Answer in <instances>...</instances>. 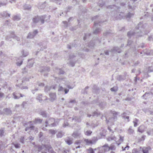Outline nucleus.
<instances>
[{
  "label": "nucleus",
  "instance_id": "nucleus-1",
  "mask_svg": "<svg viewBox=\"0 0 153 153\" xmlns=\"http://www.w3.org/2000/svg\"><path fill=\"white\" fill-rule=\"evenodd\" d=\"M146 26V24H143L142 22H140L137 26L135 28L134 31H130L128 32L127 33V36L129 38H131L137 33L140 34L144 32L145 34H147V33L145 32V28Z\"/></svg>",
  "mask_w": 153,
  "mask_h": 153
},
{
  "label": "nucleus",
  "instance_id": "nucleus-2",
  "mask_svg": "<svg viewBox=\"0 0 153 153\" xmlns=\"http://www.w3.org/2000/svg\"><path fill=\"white\" fill-rule=\"evenodd\" d=\"M134 14V13L129 12L126 14L123 13H119L116 11H112L111 13L112 16L114 17L116 19H130L131 17Z\"/></svg>",
  "mask_w": 153,
  "mask_h": 153
},
{
  "label": "nucleus",
  "instance_id": "nucleus-3",
  "mask_svg": "<svg viewBox=\"0 0 153 153\" xmlns=\"http://www.w3.org/2000/svg\"><path fill=\"white\" fill-rule=\"evenodd\" d=\"M80 57H82V54L80 55L79 53H73L70 55L69 56L70 62L68 64L72 67L74 66L76 61Z\"/></svg>",
  "mask_w": 153,
  "mask_h": 153
},
{
  "label": "nucleus",
  "instance_id": "nucleus-4",
  "mask_svg": "<svg viewBox=\"0 0 153 153\" xmlns=\"http://www.w3.org/2000/svg\"><path fill=\"white\" fill-rule=\"evenodd\" d=\"M21 53L22 54V56L16 60L17 62L16 63L17 66H21L24 60L22 57H26L29 54L28 52L26 50H23L21 51Z\"/></svg>",
  "mask_w": 153,
  "mask_h": 153
},
{
  "label": "nucleus",
  "instance_id": "nucleus-5",
  "mask_svg": "<svg viewBox=\"0 0 153 153\" xmlns=\"http://www.w3.org/2000/svg\"><path fill=\"white\" fill-rule=\"evenodd\" d=\"M12 38L16 39L18 41L20 40V38L15 35L14 31H10V34L6 36L5 40L7 41H11Z\"/></svg>",
  "mask_w": 153,
  "mask_h": 153
},
{
  "label": "nucleus",
  "instance_id": "nucleus-6",
  "mask_svg": "<svg viewBox=\"0 0 153 153\" xmlns=\"http://www.w3.org/2000/svg\"><path fill=\"white\" fill-rule=\"evenodd\" d=\"M46 18V16L45 15L35 17L33 19V22L35 24L40 22L41 24H43L44 23V20Z\"/></svg>",
  "mask_w": 153,
  "mask_h": 153
},
{
  "label": "nucleus",
  "instance_id": "nucleus-7",
  "mask_svg": "<svg viewBox=\"0 0 153 153\" xmlns=\"http://www.w3.org/2000/svg\"><path fill=\"white\" fill-rule=\"evenodd\" d=\"M46 127L49 126L51 127H54L56 126L58 124L57 122H55V119L53 118H51L45 121Z\"/></svg>",
  "mask_w": 153,
  "mask_h": 153
},
{
  "label": "nucleus",
  "instance_id": "nucleus-8",
  "mask_svg": "<svg viewBox=\"0 0 153 153\" xmlns=\"http://www.w3.org/2000/svg\"><path fill=\"white\" fill-rule=\"evenodd\" d=\"M97 37L94 38L92 39L89 43L88 46L89 47H93L96 44H99L101 42V39Z\"/></svg>",
  "mask_w": 153,
  "mask_h": 153
},
{
  "label": "nucleus",
  "instance_id": "nucleus-9",
  "mask_svg": "<svg viewBox=\"0 0 153 153\" xmlns=\"http://www.w3.org/2000/svg\"><path fill=\"white\" fill-rule=\"evenodd\" d=\"M112 113L113 114V117L109 118V120H108L107 118L106 119L107 123L109 122L112 123L116 121L117 119V116L118 114V112L113 111H112Z\"/></svg>",
  "mask_w": 153,
  "mask_h": 153
},
{
  "label": "nucleus",
  "instance_id": "nucleus-10",
  "mask_svg": "<svg viewBox=\"0 0 153 153\" xmlns=\"http://www.w3.org/2000/svg\"><path fill=\"white\" fill-rule=\"evenodd\" d=\"M39 70L42 74H43L44 76H45L47 75L48 72L50 71V68L48 67H41Z\"/></svg>",
  "mask_w": 153,
  "mask_h": 153
},
{
  "label": "nucleus",
  "instance_id": "nucleus-11",
  "mask_svg": "<svg viewBox=\"0 0 153 153\" xmlns=\"http://www.w3.org/2000/svg\"><path fill=\"white\" fill-rule=\"evenodd\" d=\"M100 151V153H104L109 151V149L108 144L105 143L104 146L101 147Z\"/></svg>",
  "mask_w": 153,
  "mask_h": 153
},
{
  "label": "nucleus",
  "instance_id": "nucleus-12",
  "mask_svg": "<svg viewBox=\"0 0 153 153\" xmlns=\"http://www.w3.org/2000/svg\"><path fill=\"white\" fill-rule=\"evenodd\" d=\"M38 33L37 30H35L33 32H29L27 37V39H31L33 38Z\"/></svg>",
  "mask_w": 153,
  "mask_h": 153
},
{
  "label": "nucleus",
  "instance_id": "nucleus-13",
  "mask_svg": "<svg viewBox=\"0 0 153 153\" xmlns=\"http://www.w3.org/2000/svg\"><path fill=\"white\" fill-rule=\"evenodd\" d=\"M45 147V150H48L49 153H56L53 150L50 144H45L44 145Z\"/></svg>",
  "mask_w": 153,
  "mask_h": 153
},
{
  "label": "nucleus",
  "instance_id": "nucleus-14",
  "mask_svg": "<svg viewBox=\"0 0 153 153\" xmlns=\"http://www.w3.org/2000/svg\"><path fill=\"white\" fill-rule=\"evenodd\" d=\"M13 97L15 99H19L20 97H25V96L23 94H22L18 92H15L13 94Z\"/></svg>",
  "mask_w": 153,
  "mask_h": 153
},
{
  "label": "nucleus",
  "instance_id": "nucleus-15",
  "mask_svg": "<svg viewBox=\"0 0 153 153\" xmlns=\"http://www.w3.org/2000/svg\"><path fill=\"white\" fill-rule=\"evenodd\" d=\"M97 140V137H94L92 140L88 139H85L84 140V141L88 145L94 143Z\"/></svg>",
  "mask_w": 153,
  "mask_h": 153
},
{
  "label": "nucleus",
  "instance_id": "nucleus-16",
  "mask_svg": "<svg viewBox=\"0 0 153 153\" xmlns=\"http://www.w3.org/2000/svg\"><path fill=\"white\" fill-rule=\"evenodd\" d=\"M10 14L7 13V11H4L3 12H0V18H4L7 16L10 17Z\"/></svg>",
  "mask_w": 153,
  "mask_h": 153
},
{
  "label": "nucleus",
  "instance_id": "nucleus-17",
  "mask_svg": "<svg viewBox=\"0 0 153 153\" xmlns=\"http://www.w3.org/2000/svg\"><path fill=\"white\" fill-rule=\"evenodd\" d=\"M50 101L53 102L54 101L56 98V96L55 93H51L49 94Z\"/></svg>",
  "mask_w": 153,
  "mask_h": 153
},
{
  "label": "nucleus",
  "instance_id": "nucleus-18",
  "mask_svg": "<svg viewBox=\"0 0 153 153\" xmlns=\"http://www.w3.org/2000/svg\"><path fill=\"white\" fill-rule=\"evenodd\" d=\"M79 46V44H77L76 42L74 41L73 43L71 44V45H68V48H71L72 47L76 48Z\"/></svg>",
  "mask_w": 153,
  "mask_h": 153
},
{
  "label": "nucleus",
  "instance_id": "nucleus-19",
  "mask_svg": "<svg viewBox=\"0 0 153 153\" xmlns=\"http://www.w3.org/2000/svg\"><path fill=\"white\" fill-rule=\"evenodd\" d=\"M81 135V133L77 131L74 132L72 134V136L76 138H79Z\"/></svg>",
  "mask_w": 153,
  "mask_h": 153
},
{
  "label": "nucleus",
  "instance_id": "nucleus-20",
  "mask_svg": "<svg viewBox=\"0 0 153 153\" xmlns=\"http://www.w3.org/2000/svg\"><path fill=\"white\" fill-rule=\"evenodd\" d=\"M145 126L143 125H141L138 128L137 131L142 133L145 131Z\"/></svg>",
  "mask_w": 153,
  "mask_h": 153
},
{
  "label": "nucleus",
  "instance_id": "nucleus-21",
  "mask_svg": "<svg viewBox=\"0 0 153 153\" xmlns=\"http://www.w3.org/2000/svg\"><path fill=\"white\" fill-rule=\"evenodd\" d=\"M100 114V112L98 111H94L92 115L90 114H87L88 117H91V116H92L93 117H97Z\"/></svg>",
  "mask_w": 153,
  "mask_h": 153
},
{
  "label": "nucleus",
  "instance_id": "nucleus-22",
  "mask_svg": "<svg viewBox=\"0 0 153 153\" xmlns=\"http://www.w3.org/2000/svg\"><path fill=\"white\" fill-rule=\"evenodd\" d=\"M84 131L85 134L87 136H90L92 132V131L90 130H88L86 129V128L84 129Z\"/></svg>",
  "mask_w": 153,
  "mask_h": 153
},
{
  "label": "nucleus",
  "instance_id": "nucleus-23",
  "mask_svg": "<svg viewBox=\"0 0 153 153\" xmlns=\"http://www.w3.org/2000/svg\"><path fill=\"white\" fill-rule=\"evenodd\" d=\"M134 44V43L133 41L131 40H128L127 41V44L126 47H129L130 48H133V46Z\"/></svg>",
  "mask_w": 153,
  "mask_h": 153
},
{
  "label": "nucleus",
  "instance_id": "nucleus-24",
  "mask_svg": "<svg viewBox=\"0 0 153 153\" xmlns=\"http://www.w3.org/2000/svg\"><path fill=\"white\" fill-rule=\"evenodd\" d=\"M34 148L35 149H37L39 152H41L45 147H44V145L41 146L40 145H35L34 146Z\"/></svg>",
  "mask_w": 153,
  "mask_h": 153
},
{
  "label": "nucleus",
  "instance_id": "nucleus-25",
  "mask_svg": "<svg viewBox=\"0 0 153 153\" xmlns=\"http://www.w3.org/2000/svg\"><path fill=\"white\" fill-rule=\"evenodd\" d=\"M151 149V148L149 146L144 147L142 149V151L143 153H148L149 151Z\"/></svg>",
  "mask_w": 153,
  "mask_h": 153
},
{
  "label": "nucleus",
  "instance_id": "nucleus-26",
  "mask_svg": "<svg viewBox=\"0 0 153 153\" xmlns=\"http://www.w3.org/2000/svg\"><path fill=\"white\" fill-rule=\"evenodd\" d=\"M3 111L4 113L6 114H10L12 113L10 109L8 108H6L3 109Z\"/></svg>",
  "mask_w": 153,
  "mask_h": 153
},
{
  "label": "nucleus",
  "instance_id": "nucleus-27",
  "mask_svg": "<svg viewBox=\"0 0 153 153\" xmlns=\"http://www.w3.org/2000/svg\"><path fill=\"white\" fill-rule=\"evenodd\" d=\"M32 6L30 4H26L24 6V10H28L30 11L31 10Z\"/></svg>",
  "mask_w": 153,
  "mask_h": 153
},
{
  "label": "nucleus",
  "instance_id": "nucleus-28",
  "mask_svg": "<svg viewBox=\"0 0 153 153\" xmlns=\"http://www.w3.org/2000/svg\"><path fill=\"white\" fill-rule=\"evenodd\" d=\"M113 33L111 32V30H109L103 34L104 36L106 37L108 36H111L112 35Z\"/></svg>",
  "mask_w": 153,
  "mask_h": 153
},
{
  "label": "nucleus",
  "instance_id": "nucleus-29",
  "mask_svg": "<svg viewBox=\"0 0 153 153\" xmlns=\"http://www.w3.org/2000/svg\"><path fill=\"white\" fill-rule=\"evenodd\" d=\"M126 74H125V75H120L118 76L117 78V80L121 81L124 80L125 79Z\"/></svg>",
  "mask_w": 153,
  "mask_h": 153
},
{
  "label": "nucleus",
  "instance_id": "nucleus-30",
  "mask_svg": "<svg viewBox=\"0 0 153 153\" xmlns=\"http://www.w3.org/2000/svg\"><path fill=\"white\" fill-rule=\"evenodd\" d=\"M140 149H137L136 148L132 150L131 153H140L141 151L142 148L140 147Z\"/></svg>",
  "mask_w": 153,
  "mask_h": 153
},
{
  "label": "nucleus",
  "instance_id": "nucleus-31",
  "mask_svg": "<svg viewBox=\"0 0 153 153\" xmlns=\"http://www.w3.org/2000/svg\"><path fill=\"white\" fill-rule=\"evenodd\" d=\"M56 72H57L59 74H63L64 73V71L61 68H56Z\"/></svg>",
  "mask_w": 153,
  "mask_h": 153
},
{
  "label": "nucleus",
  "instance_id": "nucleus-32",
  "mask_svg": "<svg viewBox=\"0 0 153 153\" xmlns=\"http://www.w3.org/2000/svg\"><path fill=\"white\" fill-rule=\"evenodd\" d=\"M39 114L43 117H46L47 116V113L45 111L41 110Z\"/></svg>",
  "mask_w": 153,
  "mask_h": 153
},
{
  "label": "nucleus",
  "instance_id": "nucleus-33",
  "mask_svg": "<svg viewBox=\"0 0 153 153\" xmlns=\"http://www.w3.org/2000/svg\"><path fill=\"white\" fill-rule=\"evenodd\" d=\"M13 19L14 21H18L20 19V16L18 15L14 16Z\"/></svg>",
  "mask_w": 153,
  "mask_h": 153
},
{
  "label": "nucleus",
  "instance_id": "nucleus-34",
  "mask_svg": "<svg viewBox=\"0 0 153 153\" xmlns=\"http://www.w3.org/2000/svg\"><path fill=\"white\" fill-rule=\"evenodd\" d=\"M42 120L40 119L39 118H36L34 121H33L34 123H42Z\"/></svg>",
  "mask_w": 153,
  "mask_h": 153
},
{
  "label": "nucleus",
  "instance_id": "nucleus-35",
  "mask_svg": "<svg viewBox=\"0 0 153 153\" xmlns=\"http://www.w3.org/2000/svg\"><path fill=\"white\" fill-rule=\"evenodd\" d=\"M139 120L137 118H135L133 121V123H134V126L135 127H136L137 126V123H139Z\"/></svg>",
  "mask_w": 153,
  "mask_h": 153
},
{
  "label": "nucleus",
  "instance_id": "nucleus-36",
  "mask_svg": "<svg viewBox=\"0 0 153 153\" xmlns=\"http://www.w3.org/2000/svg\"><path fill=\"white\" fill-rule=\"evenodd\" d=\"M101 30V29L99 27H96V29L94 31V33L95 34H98Z\"/></svg>",
  "mask_w": 153,
  "mask_h": 153
},
{
  "label": "nucleus",
  "instance_id": "nucleus-37",
  "mask_svg": "<svg viewBox=\"0 0 153 153\" xmlns=\"http://www.w3.org/2000/svg\"><path fill=\"white\" fill-rule=\"evenodd\" d=\"M4 128H2L0 129V136L2 137L4 135Z\"/></svg>",
  "mask_w": 153,
  "mask_h": 153
},
{
  "label": "nucleus",
  "instance_id": "nucleus-38",
  "mask_svg": "<svg viewBox=\"0 0 153 153\" xmlns=\"http://www.w3.org/2000/svg\"><path fill=\"white\" fill-rule=\"evenodd\" d=\"M129 112L128 111H126L125 112H124L123 114H122V116L123 118L125 119V117L127 115H129Z\"/></svg>",
  "mask_w": 153,
  "mask_h": 153
},
{
  "label": "nucleus",
  "instance_id": "nucleus-39",
  "mask_svg": "<svg viewBox=\"0 0 153 153\" xmlns=\"http://www.w3.org/2000/svg\"><path fill=\"white\" fill-rule=\"evenodd\" d=\"M46 6V2H45L40 5L39 6V8L41 9H43L45 8Z\"/></svg>",
  "mask_w": 153,
  "mask_h": 153
},
{
  "label": "nucleus",
  "instance_id": "nucleus-40",
  "mask_svg": "<svg viewBox=\"0 0 153 153\" xmlns=\"http://www.w3.org/2000/svg\"><path fill=\"white\" fill-rule=\"evenodd\" d=\"M64 134V133L63 132H62V131L59 132L56 135L57 137V138H61Z\"/></svg>",
  "mask_w": 153,
  "mask_h": 153
},
{
  "label": "nucleus",
  "instance_id": "nucleus-41",
  "mask_svg": "<svg viewBox=\"0 0 153 153\" xmlns=\"http://www.w3.org/2000/svg\"><path fill=\"white\" fill-rule=\"evenodd\" d=\"M73 120H75L76 121L78 122H80L81 120V119L80 117H75L73 119Z\"/></svg>",
  "mask_w": 153,
  "mask_h": 153
},
{
  "label": "nucleus",
  "instance_id": "nucleus-42",
  "mask_svg": "<svg viewBox=\"0 0 153 153\" xmlns=\"http://www.w3.org/2000/svg\"><path fill=\"white\" fill-rule=\"evenodd\" d=\"M128 133L129 134H132L134 132V130L132 128V127L130 126L128 130Z\"/></svg>",
  "mask_w": 153,
  "mask_h": 153
},
{
  "label": "nucleus",
  "instance_id": "nucleus-43",
  "mask_svg": "<svg viewBox=\"0 0 153 153\" xmlns=\"http://www.w3.org/2000/svg\"><path fill=\"white\" fill-rule=\"evenodd\" d=\"M101 23V22L97 21H94V28L95 27H97L98 25H100V24Z\"/></svg>",
  "mask_w": 153,
  "mask_h": 153
},
{
  "label": "nucleus",
  "instance_id": "nucleus-44",
  "mask_svg": "<svg viewBox=\"0 0 153 153\" xmlns=\"http://www.w3.org/2000/svg\"><path fill=\"white\" fill-rule=\"evenodd\" d=\"M109 150H114L116 149V147L113 143L111 144L110 146H109Z\"/></svg>",
  "mask_w": 153,
  "mask_h": 153
},
{
  "label": "nucleus",
  "instance_id": "nucleus-45",
  "mask_svg": "<svg viewBox=\"0 0 153 153\" xmlns=\"http://www.w3.org/2000/svg\"><path fill=\"white\" fill-rule=\"evenodd\" d=\"M91 35V33H85V36L83 38V40L84 41H85L87 38H88V37Z\"/></svg>",
  "mask_w": 153,
  "mask_h": 153
},
{
  "label": "nucleus",
  "instance_id": "nucleus-46",
  "mask_svg": "<svg viewBox=\"0 0 153 153\" xmlns=\"http://www.w3.org/2000/svg\"><path fill=\"white\" fill-rule=\"evenodd\" d=\"M12 144L16 149H19L20 148V144L19 143H13Z\"/></svg>",
  "mask_w": 153,
  "mask_h": 153
},
{
  "label": "nucleus",
  "instance_id": "nucleus-47",
  "mask_svg": "<svg viewBox=\"0 0 153 153\" xmlns=\"http://www.w3.org/2000/svg\"><path fill=\"white\" fill-rule=\"evenodd\" d=\"M34 126H31L29 127H27L25 128V131H27L29 130H34Z\"/></svg>",
  "mask_w": 153,
  "mask_h": 153
},
{
  "label": "nucleus",
  "instance_id": "nucleus-48",
  "mask_svg": "<svg viewBox=\"0 0 153 153\" xmlns=\"http://www.w3.org/2000/svg\"><path fill=\"white\" fill-rule=\"evenodd\" d=\"M42 94H39L37 97L36 99L39 100V102H41L42 100Z\"/></svg>",
  "mask_w": 153,
  "mask_h": 153
},
{
  "label": "nucleus",
  "instance_id": "nucleus-49",
  "mask_svg": "<svg viewBox=\"0 0 153 153\" xmlns=\"http://www.w3.org/2000/svg\"><path fill=\"white\" fill-rule=\"evenodd\" d=\"M148 48H146L144 50V52L147 55H149L150 54V52L148 50Z\"/></svg>",
  "mask_w": 153,
  "mask_h": 153
},
{
  "label": "nucleus",
  "instance_id": "nucleus-50",
  "mask_svg": "<svg viewBox=\"0 0 153 153\" xmlns=\"http://www.w3.org/2000/svg\"><path fill=\"white\" fill-rule=\"evenodd\" d=\"M51 89V87L49 86H46L45 87V92H48L50 91Z\"/></svg>",
  "mask_w": 153,
  "mask_h": 153
},
{
  "label": "nucleus",
  "instance_id": "nucleus-51",
  "mask_svg": "<svg viewBox=\"0 0 153 153\" xmlns=\"http://www.w3.org/2000/svg\"><path fill=\"white\" fill-rule=\"evenodd\" d=\"M147 133L149 135L153 134V129H150L147 132Z\"/></svg>",
  "mask_w": 153,
  "mask_h": 153
},
{
  "label": "nucleus",
  "instance_id": "nucleus-52",
  "mask_svg": "<svg viewBox=\"0 0 153 153\" xmlns=\"http://www.w3.org/2000/svg\"><path fill=\"white\" fill-rule=\"evenodd\" d=\"M49 132L52 134V135L55 134L56 132L55 130L52 129L49 130Z\"/></svg>",
  "mask_w": 153,
  "mask_h": 153
},
{
  "label": "nucleus",
  "instance_id": "nucleus-53",
  "mask_svg": "<svg viewBox=\"0 0 153 153\" xmlns=\"http://www.w3.org/2000/svg\"><path fill=\"white\" fill-rule=\"evenodd\" d=\"M69 150L63 148L62 150V152L63 153H68L69 152Z\"/></svg>",
  "mask_w": 153,
  "mask_h": 153
},
{
  "label": "nucleus",
  "instance_id": "nucleus-54",
  "mask_svg": "<svg viewBox=\"0 0 153 153\" xmlns=\"http://www.w3.org/2000/svg\"><path fill=\"white\" fill-rule=\"evenodd\" d=\"M153 72V66L149 67L148 68V72Z\"/></svg>",
  "mask_w": 153,
  "mask_h": 153
},
{
  "label": "nucleus",
  "instance_id": "nucleus-55",
  "mask_svg": "<svg viewBox=\"0 0 153 153\" xmlns=\"http://www.w3.org/2000/svg\"><path fill=\"white\" fill-rule=\"evenodd\" d=\"M27 102L24 101L22 102V107L25 108L27 105Z\"/></svg>",
  "mask_w": 153,
  "mask_h": 153
},
{
  "label": "nucleus",
  "instance_id": "nucleus-56",
  "mask_svg": "<svg viewBox=\"0 0 153 153\" xmlns=\"http://www.w3.org/2000/svg\"><path fill=\"white\" fill-rule=\"evenodd\" d=\"M120 138L118 140V142L119 143H118L119 144L122 143L123 140V137H121L120 136Z\"/></svg>",
  "mask_w": 153,
  "mask_h": 153
},
{
  "label": "nucleus",
  "instance_id": "nucleus-57",
  "mask_svg": "<svg viewBox=\"0 0 153 153\" xmlns=\"http://www.w3.org/2000/svg\"><path fill=\"white\" fill-rule=\"evenodd\" d=\"M105 4V3L104 2L102 1L101 2H99L98 5L100 7H102L103 6H104Z\"/></svg>",
  "mask_w": 153,
  "mask_h": 153
},
{
  "label": "nucleus",
  "instance_id": "nucleus-58",
  "mask_svg": "<svg viewBox=\"0 0 153 153\" xmlns=\"http://www.w3.org/2000/svg\"><path fill=\"white\" fill-rule=\"evenodd\" d=\"M111 90L112 91H117V88L116 87H114L111 88Z\"/></svg>",
  "mask_w": 153,
  "mask_h": 153
},
{
  "label": "nucleus",
  "instance_id": "nucleus-59",
  "mask_svg": "<svg viewBox=\"0 0 153 153\" xmlns=\"http://www.w3.org/2000/svg\"><path fill=\"white\" fill-rule=\"evenodd\" d=\"M88 86L85 87V88L84 89V91L82 92V93H83V94H85V93H86V94L87 93V89H88Z\"/></svg>",
  "mask_w": 153,
  "mask_h": 153
},
{
  "label": "nucleus",
  "instance_id": "nucleus-60",
  "mask_svg": "<svg viewBox=\"0 0 153 153\" xmlns=\"http://www.w3.org/2000/svg\"><path fill=\"white\" fill-rule=\"evenodd\" d=\"M27 69L26 68H25L24 69H22V72L23 74H25L27 73Z\"/></svg>",
  "mask_w": 153,
  "mask_h": 153
},
{
  "label": "nucleus",
  "instance_id": "nucleus-61",
  "mask_svg": "<svg viewBox=\"0 0 153 153\" xmlns=\"http://www.w3.org/2000/svg\"><path fill=\"white\" fill-rule=\"evenodd\" d=\"M94 151L92 148H90L88 150V153H94Z\"/></svg>",
  "mask_w": 153,
  "mask_h": 153
},
{
  "label": "nucleus",
  "instance_id": "nucleus-62",
  "mask_svg": "<svg viewBox=\"0 0 153 153\" xmlns=\"http://www.w3.org/2000/svg\"><path fill=\"white\" fill-rule=\"evenodd\" d=\"M66 143L69 145H71L72 143V141L71 140H67V141H65Z\"/></svg>",
  "mask_w": 153,
  "mask_h": 153
},
{
  "label": "nucleus",
  "instance_id": "nucleus-63",
  "mask_svg": "<svg viewBox=\"0 0 153 153\" xmlns=\"http://www.w3.org/2000/svg\"><path fill=\"white\" fill-rule=\"evenodd\" d=\"M148 40L149 41H151L153 40V38L151 36H149L148 38Z\"/></svg>",
  "mask_w": 153,
  "mask_h": 153
},
{
  "label": "nucleus",
  "instance_id": "nucleus-64",
  "mask_svg": "<svg viewBox=\"0 0 153 153\" xmlns=\"http://www.w3.org/2000/svg\"><path fill=\"white\" fill-rule=\"evenodd\" d=\"M24 138L23 137H22L20 139V142L22 143H24Z\"/></svg>",
  "mask_w": 153,
  "mask_h": 153
}]
</instances>
